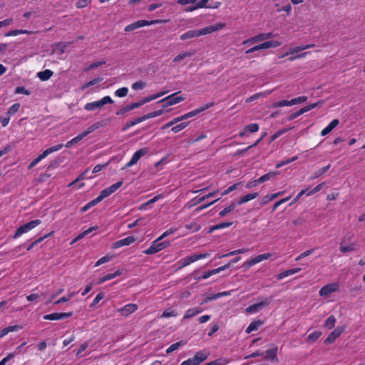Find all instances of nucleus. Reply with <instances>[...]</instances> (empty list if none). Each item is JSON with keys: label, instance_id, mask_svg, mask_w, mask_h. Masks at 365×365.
I'll list each match as a JSON object with an SVG mask.
<instances>
[{"label": "nucleus", "instance_id": "obj_1", "mask_svg": "<svg viewBox=\"0 0 365 365\" xmlns=\"http://www.w3.org/2000/svg\"><path fill=\"white\" fill-rule=\"evenodd\" d=\"M209 0H178L177 4L181 6L189 5L184 9L185 12H192L199 9H217L220 5V2H216L212 6L207 5Z\"/></svg>", "mask_w": 365, "mask_h": 365}, {"label": "nucleus", "instance_id": "obj_2", "mask_svg": "<svg viewBox=\"0 0 365 365\" xmlns=\"http://www.w3.org/2000/svg\"><path fill=\"white\" fill-rule=\"evenodd\" d=\"M112 103H113V99L109 96H106L100 100L86 103L84 109L89 112L95 111L102 109L107 104Z\"/></svg>", "mask_w": 365, "mask_h": 365}, {"label": "nucleus", "instance_id": "obj_3", "mask_svg": "<svg viewBox=\"0 0 365 365\" xmlns=\"http://www.w3.org/2000/svg\"><path fill=\"white\" fill-rule=\"evenodd\" d=\"M163 240H158V237L153 241L150 245V247L143 251V253L145 255H153L160 252L165 248L168 247L170 245V241H162Z\"/></svg>", "mask_w": 365, "mask_h": 365}, {"label": "nucleus", "instance_id": "obj_4", "mask_svg": "<svg viewBox=\"0 0 365 365\" xmlns=\"http://www.w3.org/2000/svg\"><path fill=\"white\" fill-rule=\"evenodd\" d=\"M180 92L174 93L158 101V103H162V107L163 108H166L169 106L178 104L182 101H183L185 98L182 96H178Z\"/></svg>", "mask_w": 365, "mask_h": 365}, {"label": "nucleus", "instance_id": "obj_5", "mask_svg": "<svg viewBox=\"0 0 365 365\" xmlns=\"http://www.w3.org/2000/svg\"><path fill=\"white\" fill-rule=\"evenodd\" d=\"M210 256V253H202L199 255H193L191 256L186 257L180 259L178 262V265L179 268H182L186 266H188L191 263H193L199 259H205Z\"/></svg>", "mask_w": 365, "mask_h": 365}, {"label": "nucleus", "instance_id": "obj_6", "mask_svg": "<svg viewBox=\"0 0 365 365\" xmlns=\"http://www.w3.org/2000/svg\"><path fill=\"white\" fill-rule=\"evenodd\" d=\"M41 223V221L40 220H32L29 222H27V223L23 225L22 226L19 227L16 230V231L14 235V238L16 239V238L19 237L23 234L26 233V232H29L30 230H33L34 228H35L36 227L39 225Z\"/></svg>", "mask_w": 365, "mask_h": 365}, {"label": "nucleus", "instance_id": "obj_7", "mask_svg": "<svg viewBox=\"0 0 365 365\" xmlns=\"http://www.w3.org/2000/svg\"><path fill=\"white\" fill-rule=\"evenodd\" d=\"M208 354L205 351H200L196 353L192 357L181 363L180 365H199L207 358Z\"/></svg>", "mask_w": 365, "mask_h": 365}, {"label": "nucleus", "instance_id": "obj_8", "mask_svg": "<svg viewBox=\"0 0 365 365\" xmlns=\"http://www.w3.org/2000/svg\"><path fill=\"white\" fill-rule=\"evenodd\" d=\"M272 302L271 298H266L264 300L252 304L246 308L245 312L248 314H255L262 309L268 307Z\"/></svg>", "mask_w": 365, "mask_h": 365}, {"label": "nucleus", "instance_id": "obj_9", "mask_svg": "<svg viewBox=\"0 0 365 365\" xmlns=\"http://www.w3.org/2000/svg\"><path fill=\"white\" fill-rule=\"evenodd\" d=\"M339 284L337 282H332L323 286L319 291L320 297H327L334 292L338 291Z\"/></svg>", "mask_w": 365, "mask_h": 365}, {"label": "nucleus", "instance_id": "obj_10", "mask_svg": "<svg viewBox=\"0 0 365 365\" xmlns=\"http://www.w3.org/2000/svg\"><path fill=\"white\" fill-rule=\"evenodd\" d=\"M149 152V149L148 148H143L141 149L138 150L134 153L130 161L123 168V169L130 168L134 165H135L138 161L144 155L148 154Z\"/></svg>", "mask_w": 365, "mask_h": 365}, {"label": "nucleus", "instance_id": "obj_11", "mask_svg": "<svg viewBox=\"0 0 365 365\" xmlns=\"http://www.w3.org/2000/svg\"><path fill=\"white\" fill-rule=\"evenodd\" d=\"M225 24L223 23H217L213 25L207 26L205 28L199 29L200 35L201 36H206L208 34H211L212 33L219 31L222 29H223L225 27Z\"/></svg>", "mask_w": 365, "mask_h": 365}, {"label": "nucleus", "instance_id": "obj_12", "mask_svg": "<svg viewBox=\"0 0 365 365\" xmlns=\"http://www.w3.org/2000/svg\"><path fill=\"white\" fill-rule=\"evenodd\" d=\"M214 105H215V103L213 102L207 103L205 104L204 106H201L200 108H198L197 109H195L193 110L187 112L182 115H180L182 118V120H184L188 119L190 118L194 117V116L200 114V113L212 107Z\"/></svg>", "mask_w": 365, "mask_h": 365}, {"label": "nucleus", "instance_id": "obj_13", "mask_svg": "<svg viewBox=\"0 0 365 365\" xmlns=\"http://www.w3.org/2000/svg\"><path fill=\"white\" fill-rule=\"evenodd\" d=\"M272 36V33H262L258 35H256L253 37H251L245 41H243V44H247V45H252L261 41H263L264 40L269 39Z\"/></svg>", "mask_w": 365, "mask_h": 365}, {"label": "nucleus", "instance_id": "obj_14", "mask_svg": "<svg viewBox=\"0 0 365 365\" xmlns=\"http://www.w3.org/2000/svg\"><path fill=\"white\" fill-rule=\"evenodd\" d=\"M272 257V254L269 252L264 253L262 255H259L256 256L255 257L247 261L244 264L247 267L250 268L264 260H267L269 259Z\"/></svg>", "mask_w": 365, "mask_h": 365}, {"label": "nucleus", "instance_id": "obj_15", "mask_svg": "<svg viewBox=\"0 0 365 365\" xmlns=\"http://www.w3.org/2000/svg\"><path fill=\"white\" fill-rule=\"evenodd\" d=\"M138 307L136 304L130 303L125 304L122 308H120L117 310L118 312L123 317H128L130 314L134 313L137 309Z\"/></svg>", "mask_w": 365, "mask_h": 365}, {"label": "nucleus", "instance_id": "obj_16", "mask_svg": "<svg viewBox=\"0 0 365 365\" xmlns=\"http://www.w3.org/2000/svg\"><path fill=\"white\" fill-rule=\"evenodd\" d=\"M344 327H337L326 338L324 342L327 344H332L344 332Z\"/></svg>", "mask_w": 365, "mask_h": 365}, {"label": "nucleus", "instance_id": "obj_17", "mask_svg": "<svg viewBox=\"0 0 365 365\" xmlns=\"http://www.w3.org/2000/svg\"><path fill=\"white\" fill-rule=\"evenodd\" d=\"M136 240L135 237L133 236H129L124 239L118 240L115 242H113L111 245L112 249H118L123 246H128L133 242H135Z\"/></svg>", "mask_w": 365, "mask_h": 365}, {"label": "nucleus", "instance_id": "obj_18", "mask_svg": "<svg viewBox=\"0 0 365 365\" xmlns=\"http://www.w3.org/2000/svg\"><path fill=\"white\" fill-rule=\"evenodd\" d=\"M73 315L72 312H61V313H51L43 316L46 320H61L63 319L71 317Z\"/></svg>", "mask_w": 365, "mask_h": 365}, {"label": "nucleus", "instance_id": "obj_19", "mask_svg": "<svg viewBox=\"0 0 365 365\" xmlns=\"http://www.w3.org/2000/svg\"><path fill=\"white\" fill-rule=\"evenodd\" d=\"M358 249V245L356 242L347 243L345 240L340 242L339 250L342 253L355 251Z\"/></svg>", "mask_w": 365, "mask_h": 365}, {"label": "nucleus", "instance_id": "obj_20", "mask_svg": "<svg viewBox=\"0 0 365 365\" xmlns=\"http://www.w3.org/2000/svg\"><path fill=\"white\" fill-rule=\"evenodd\" d=\"M63 144H58V145H56L51 146V147L46 149L41 154H40L37 157L38 160L41 161L43 159H44L48 155L61 150L63 148Z\"/></svg>", "mask_w": 365, "mask_h": 365}, {"label": "nucleus", "instance_id": "obj_21", "mask_svg": "<svg viewBox=\"0 0 365 365\" xmlns=\"http://www.w3.org/2000/svg\"><path fill=\"white\" fill-rule=\"evenodd\" d=\"M165 20H153V21H147V20H139L136 22H134L135 29L141 28L145 26H150L157 24L164 23Z\"/></svg>", "mask_w": 365, "mask_h": 365}, {"label": "nucleus", "instance_id": "obj_22", "mask_svg": "<svg viewBox=\"0 0 365 365\" xmlns=\"http://www.w3.org/2000/svg\"><path fill=\"white\" fill-rule=\"evenodd\" d=\"M123 274V269H118L113 273H109L98 279V283L102 284L106 281L113 279Z\"/></svg>", "mask_w": 365, "mask_h": 365}, {"label": "nucleus", "instance_id": "obj_23", "mask_svg": "<svg viewBox=\"0 0 365 365\" xmlns=\"http://www.w3.org/2000/svg\"><path fill=\"white\" fill-rule=\"evenodd\" d=\"M202 309L199 307H195L187 309L183 316V319H190L202 312Z\"/></svg>", "mask_w": 365, "mask_h": 365}, {"label": "nucleus", "instance_id": "obj_24", "mask_svg": "<svg viewBox=\"0 0 365 365\" xmlns=\"http://www.w3.org/2000/svg\"><path fill=\"white\" fill-rule=\"evenodd\" d=\"M339 124V120L338 119H334L332 120L329 125L325 127L322 131H321V135L325 136L327 134H329L330 132H331Z\"/></svg>", "mask_w": 365, "mask_h": 365}, {"label": "nucleus", "instance_id": "obj_25", "mask_svg": "<svg viewBox=\"0 0 365 365\" xmlns=\"http://www.w3.org/2000/svg\"><path fill=\"white\" fill-rule=\"evenodd\" d=\"M282 43L278 41H264L262 43L258 44L259 50L269 49L272 48H277L281 46Z\"/></svg>", "mask_w": 365, "mask_h": 365}, {"label": "nucleus", "instance_id": "obj_26", "mask_svg": "<svg viewBox=\"0 0 365 365\" xmlns=\"http://www.w3.org/2000/svg\"><path fill=\"white\" fill-rule=\"evenodd\" d=\"M199 36H200L199 29L189 30V31H186L185 33L182 34L180 36V38L182 41H185L187 39L197 38Z\"/></svg>", "mask_w": 365, "mask_h": 365}, {"label": "nucleus", "instance_id": "obj_27", "mask_svg": "<svg viewBox=\"0 0 365 365\" xmlns=\"http://www.w3.org/2000/svg\"><path fill=\"white\" fill-rule=\"evenodd\" d=\"M277 347H274L271 349H268L266 351V354L263 356L264 358L270 359L273 361H277Z\"/></svg>", "mask_w": 365, "mask_h": 365}, {"label": "nucleus", "instance_id": "obj_28", "mask_svg": "<svg viewBox=\"0 0 365 365\" xmlns=\"http://www.w3.org/2000/svg\"><path fill=\"white\" fill-rule=\"evenodd\" d=\"M258 196L257 192L249 193L242 196L238 200V205L245 204L250 200L255 199Z\"/></svg>", "mask_w": 365, "mask_h": 365}, {"label": "nucleus", "instance_id": "obj_29", "mask_svg": "<svg viewBox=\"0 0 365 365\" xmlns=\"http://www.w3.org/2000/svg\"><path fill=\"white\" fill-rule=\"evenodd\" d=\"M168 111H169V110H165V108H163L162 107V109H160V110H155V111L148 113L146 115H144V118H145V119L146 120L148 119H150V118H153L162 115L165 112H168Z\"/></svg>", "mask_w": 365, "mask_h": 365}, {"label": "nucleus", "instance_id": "obj_30", "mask_svg": "<svg viewBox=\"0 0 365 365\" xmlns=\"http://www.w3.org/2000/svg\"><path fill=\"white\" fill-rule=\"evenodd\" d=\"M98 128V126L96 124H93L91 126H89L86 130L80 133L77 137L79 138L80 140H82L84 138H86L88 134L93 132L95 130H96Z\"/></svg>", "mask_w": 365, "mask_h": 365}, {"label": "nucleus", "instance_id": "obj_31", "mask_svg": "<svg viewBox=\"0 0 365 365\" xmlns=\"http://www.w3.org/2000/svg\"><path fill=\"white\" fill-rule=\"evenodd\" d=\"M300 270H301L300 268H294V269H288V270H286V271L282 272L279 273V274H277V278L278 279H282L284 277H287L288 276L296 274V273L299 272Z\"/></svg>", "mask_w": 365, "mask_h": 365}, {"label": "nucleus", "instance_id": "obj_32", "mask_svg": "<svg viewBox=\"0 0 365 365\" xmlns=\"http://www.w3.org/2000/svg\"><path fill=\"white\" fill-rule=\"evenodd\" d=\"M163 197V195H158L155 196L154 197H153L150 200H148L146 202L142 204L139 207V210H146L148 205L155 203V202H157L158 200L162 199Z\"/></svg>", "mask_w": 365, "mask_h": 365}, {"label": "nucleus", "instance_id": "obj_33", "mask_svg": "<svg viewBox=\"0 0 365 365\" xmlns=\"http://www.w3.org/2000/svg\"><path fill=\"white\" fill-rule=\"evenodd\" d=\"M336 319L334 316H329L324 323V327L328 329H331L334 327Z\"/></svg>", "mask_w": 365, "mask_h": 365}, {"label": "nucleus", "instance_id": "obj_34", "mask_svg": "<svg viewBox=\"0 0 365 365\" xmlns=\"http://www.w3.org/2000/svg\"><path fill=\"white\" fill-rule=\"evenodd\" d=\"M31 31L24 30V29H16L9 31L6 34V36H16L20 34H31Z\"/></svg>", "mask_w": 365, "mask_h": 365}, {"label": "nucleus", "instance_id": "obj_35", "mask_svg": "<svg viewBox=\"0 0 365 365\" xmlns=\"http://www.w3.org/2000/svg\"><path fill=\"white\" fill-rule=\"evenodd\" d=\"M263 324L261 321H255L250 324V325L246 329V332L247 334L251 333L252 331H257L259 327Z\"/></svg>", "mask_w": 365, "mask_h": 365}, {"label": "nucleus", "instance_id": "obj_36", "mask_svg": "<svg viewBox=\"0 0 365 365\" xmlns=\"http://www.w3.org/2000/svg\"><path fill=\"white\" fill-rule=\"evenodd\" d=\"M96 229V227H91L90 228H88V230H85L84 232H83L82 233H81L80 235H78V236H76L71 242V245H73L75 242H76L77 241L81 240L82 238H83L84 237H86L87 235H88L89 233H91L92 231L95 230Z\"/></svg>", "mask_w": 365, "mask_h": 365}, {"label": "nucleus", "instance_id": "obj_37", "mask_svg": "<svg viewBox=\"0 0 365 365\" xmlns=\"http://www.w3.org/2000/svg\"><path fill=\"white\" fill-rule=\"evenodd\" d=\"M150 101H152V98L150 97V96H148L145 98H143L138 102L131 103V107H133V109H135V108H139V107L142 106L143 105H144L147 103H149Z\"/></svg>", "mask_w": 365, "mask_h": 365}, {"label": "nucleus", "instance_id": "obj_38", "mask_svg": "<svg viewBox=\"0 0 365 365\" xmlns=\"http://www.w3.org/2000/svg\"><path fill=\"white\" fill-rule=\"evenodd\" d=\"M322 104V101H318L317 103H310L303 108H302L300 110H299V113H302V114H304V113H307L317 107H319Z\"/></svg>", "mask_w": 365, "mask_h": 365}, {"label": "nucleus", "instance_id": "obj_39", "mask_svg": "<svg viewBox=\"0 0 365 365\" xmlns=\"http://www.w3.org/2000/svg\"><path fill=\"white\" fill-rule=\"evenodd\" d=\"M53 75V71L51 70H45L43 71L38 72L37 74V76L41 80V81H47Z\"/></svg>", "mask_w": 365, "mask_h": 365}, {"label": "nucleus", "instance_id": "obj_40", "mask_svg": "<svg viewBox=\"0 0 365 365\" xmlns=\"http://www.w3.org/2000/svg\"><path fill=\"white\" fill-rule=\"evenodd\" d=\"M192 55V52L184 51V52L179 53L178 55H177L173 58V61L175 63H179V62L182 61V60L185 59L186 58L191 56Z\"/></svg>", "mask_w": 365, "mask_h": 365}, {"label": "nucleus", "instance_id": "obj_41", "mask_svg": "<svg viewBox=\"0 0 365 365\" xmlns=\"http://www.w3.org/2000/svg\"><path fill=\"white\" fill-rule=\"evenodd\" d=\"M279 174L278 172H269L267 174H264L262 176H261L260 178H258V182H259V183H262V182H264L267 180H269L270 179H272V178H274V176L277 175Z\"/></svg>", "mask_w": 365, "mask_h": 365}, {"label": "nucleus", "instance_id": "obj_42", "mask_svg": "<svg viewBox=\"0 0 365 365\" xmlns=\"http://www.w3.org/2000/svg\"><path fill=\"white\" fill-rule=\"evenodd\" d=\"M189 125V122H182L173 126L171 130L173 133H178Z\"/></svg>", "mask_w": 365, "mask_h": 365}, {"label": "nucleus", "instance_id": "obj_43", "mask_svg": "<svg viewBox=\"0 0 365 365\" xmlns=\"http://www.w3.org/2000/svg\"><path fill=\"white\" fill-rule=\"evenodd\" d=\"M269 93H270V91L257 93L251 96L250 97L247 98L246 100V103H250V102L255 101L259 98L264 97L267 94H269Z\"/></svg>", "mask_w": 365, "mask_h": 365}, {"label": "nucleus", "instance_id": "obj_44", "mask_svg": "<svg viewBox=\"0 0 365 365\" xmlns=\"http://www.w3.org/2000/svg\"><path fill=\"white\" fill-rule=\"evenodd\" d=\"M304 45H301V46H296V47H294V48H289L287 53L284 55L282 56V57H284V56H289V55H292V54H294V53H299L302 51H304Z\"/></svg>", "mask_w": 365, "mask_h": 365}, {"label": "nucleus", "instance_id": "obj_45", "mask_svg": "<svg viewBox=\"0 0 365 365\" xmlns=\"http://www.w3.org/2000/svg\"><path fill=\"white\" fill-rule=\"evenodd\" d=\"M178 316V313L175 309L171 308L165 309L161 314V317L168 318V317H175Z\"/></svg>", "mask_w": 365, "mask_h": 365}, {"label": "nucleus", "instance_id": "obj_46", "mask_svg": "<svg viewBox=\"0 0 365 365\" xmlns=\"http://www.w3.org/2000/svg\"><path fill=\"white\" fill-rule=\"evenodd\" d=\"M284 106H290L289 101L282 100V101H276V102L273 103L270 107L272 108H277L284 107Z\"/></svg>", "mask_w": 365, "mask_h": 365}, {"label": "nucleus", "instance_id": "obj_47", "mask_svg": "<svg viewBox=\"0 0 365 365\" xmlns=\"http://www.w3.org/2000/svg\"><path fill=\"white\" fill-rule=\"evenodd\" d=\"M185 343L180 341H178V342H176L175 344H173L172 345H170L166 350V352L167 354H170L175 350H177L178 349H179L180 346L185 345Z\"/></svg>", "mask_w": 365, "mask_h": 365}, {"label": "nucleus", "instance_id": "obj_48", "mask_svg": "<svg viewBox=\"0 0 365 365\" xmlns=\"http://www.w3.org/2000/svg\"><path fill=\"white\" fill-rule=\"evenodd\" d=\"M145 120V119L144 118V115L138 117V118H135V119H133L132 120H130V121H128L127 123L126 128H128L130 127L134 126V125H137V124H138V123H140L141 122H143Z\"/></svg>", "mask_w": 365, "mask_h": 365}, {"label": "nucleus", "instance_id": "obj_49", "mask_svg": "<svg viewBox=\"0 0 365 365\" xmlns=\"http://www.w3.org/2000/svg\"><path fill=\"white\" fill-rule=\"evenodd\" d=\"M307 98L306 96H299L295 98H292L289 101L290 106H292L294 105L301 104L302 103H304L307 101Z\"/></svg>", "mask_w": 365, "mask_h": 365}, {"label": "nucleus", "instance_id": "obj_50", "mask_svg": "<svg viewBox=\"0 0 365 365\" xmlns=\"http://www.w3.org/2000/svg\"><path fill=\"white\" fill-rule=\"evenodd\" d=\"M322 335V332L320 331H314L308 335L307 337V341L309 342L316 341Z\"/></svg>", "mask_w": 365, "mask_h": 365}, {"label": "nucleus", "instance_id": "obj_51", "mask_svg": "<svg viewBox=\"0 0 365 365\" xmlns=\"http://www.w3.org/2000/svg\"><path fill=\"white\" fill-rule=\"evenodd\" d=\"M180 121H182L181 116H178V117L173 118L172 120H170L168 123L163 125L162 127V129H167Z\"/></svg>", "mask_w": 365, "mask_h": 365}, {"label": "nucleus", "instance_id": "obj_52", "mask_svg": "<svg viewBox=\"0 0 365 365\" xmlns=\"http://www.w3.org/2000/svg\"><path fill=\"white\" fill-rule=\"evenodd\" d=\"M235 207H236V205L235 203L230 204L229 206L225 207L222 211H220V212L219 213L220 216V217L225 216L227 214H228L230 212H232V210H234Z\"/></svg>", "mask_w": 365, "mask_h": 365}, {"label": "nucleus", "instance_id": "obj_53", "mask_svg": "<svg viewBox=\"0 0 365 365\" xmlns=\"http://www.w3.org/2000/svg\"><path fill=\"white\" fill-rule=\"evenodd\" d=\"M247 250H246V249L236 250L232 251L227 254H225V255H223L221 256H218V258L220 259V258L228 257V256H233V255H239V254H243V253L246 252Z\"/></svg>", "mask_w": 365, "mask_h": 365}, {"label": "nucleus", "instance_id": "obj_54", "mask_svg": "<svg viewBox=\"0 0 365 365\" xmlns=\"http://www.w3.org/2000/svg\"><path fill=\"white\" fill-rule=\"evenodd\" d=\"M128 89L126 87H122L115 91V95L119 98L125 97L128 95Z\"/></svg>", "mask_w": 365, "mask_h": 365}, {"label": "nucleus", "instance_id": "obj_55", "mask_svg": "<svg viewBox=\"0 0 365 365\" xmlns=\"http://www.w3.org/2000/svg\"><path fill=\"white\" fill-rule=\"evenodd\" d=\"M103 78H94L91 81H90L88 83H86L85 84H83L82 86V90H84L91 86H93V85H96L98 83H100L101 81H102Z\"/></svg>", "mask_w": 365, "mask_h": 365}, {"label": "nucleus", "instance_id": "obj_56", "mask_svg": "<svg viewBox=\"0 0 365 365\" xmlns=\"http://www.w3.org/2000/svg\"><path fill=\"white\" fill-rule=\"evenodd\" d=\"M242 185V182H236L233 184L232 185L227 187L222 193V195H226L229 194L230 192H232L235 190H237L240 185Z\"/></svg>", "mask_w": 365, "mask_h": 365}, {"label": "nucleus", "instance_id": "obj_57", "mask_svg": "<svg viewBox=\"0 0 365 365\" xmlns=\"http://www.w3.org/2000/svg\"><path fill=\"white\" fill-rule=\"evenodd\" d=\"M145 83L142 81H138L133 83L131 86V88L135 91L142 90L145 87Z\"/></svg>", "mask_w": 365, "mask_h": 365}, {"label": "nucleus", "instance_id": "obj_58", "mask_svg": "<svg viewBox=\"0 0 365 365\" xmlns=\"http://www.w3.org/2000/svg\"><path fill=\"white\" fill-rule=\"evenodd\" d=\"M314 252V249L307 250L304 251V252L301 253L300 255H299L295 258V260H296V261H299V260L302 259L303 258H304V257H307L309 256V255H312Z\"/></svg>", "mask_w": 365, "mask_h": 365}, {"label": "nucleus", "instance_id": "obj_59", "mask_svg": "<svg viewBox=\"0 0 365 365\" xmlns=\"http://www.w3.org/2000/svg\"><path fill=\"white\" fill-rule=\"evenodd\" d=\"M123 185V181H119L116 183H114L112 185H110V187H106L109 192L110 194H113V192H115L118 188H120Z\"/></svg>", "mask_w": 365, "mask_h": 365}, {"label": "nucleus", "instance_id": "obj_60", "mask_svg": "<svg viewBox=\"0 0 365 365\" xmlns=\"http://www.w3.org/2000/svg\"><path fill=\"white\" fill-rule=\"evenodd\" d=\"M113 258V256H110V255H106V256H103L101 258H100L96 262V264H95V267H98V266H100L101 264H104L106 262H108L109 261H110Z\"/></svg>", "mask_w": 365, "mask_h": 365}, {"label": "nucleus", "instance_id": "obj_61", "mask_svg": "<svg viewBox=\"0 0 365 365\" xmlns=\"http://www.w3.org/2000/svg\"><path fill=\"white\" fill-rule=\"evenodd\" d=\"M247 133H256L259 130V125L257 123H251L245 126Z\"/></svg>", "mask_w": 365, "mask_h": 365}, {"label": "nucleus", "instance_id": "obj_62", "mask_svg": "<svg viewBox=\"0 0 365 365\" xmlns=\"http://www.w3.org/2000/svg\"><path fill=\"white\" fill-rule=\"evenodd\" d=\"M198 197H194L192 199H191L190 201H188L185 205V207L187 208V209H190L192 207H193L194 206L200 204V202H198Z\"/></svg>", "mask_w": 365, "mask_h": 365}, {"label": "nucleus", "instance_id": "obj_63", "mask_svg": "<svg viewBox=\"0 0 365 365\" xmlns=\"http://www.w3.org/2000/svg\"><path fill=\"white\" fill-rule=\"evenodd\" d=\"M177 231V228H170L165 231L160 236L158 237V240H163L169 235L174 234Z\"/></svg>", "mask_w": 365, "mask_h": 365}, {"label": "nucleus", "instance_id": "obj_64", "mask_svg": "<svg viewBox=\"0 0 365 365\" xmlns=\"http://www.w3.org/2000/svg\"><path fill=\"white\" fill-rule=\"evenodd\" d=\"M19 108H20L19 103H14L9 108V110L7 111V114L9 115L15 114L16 112H18Z\"/></svg>", "mask_w": 365, "mask_h": 365}]
</instances>
